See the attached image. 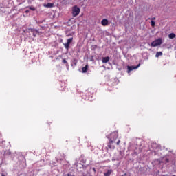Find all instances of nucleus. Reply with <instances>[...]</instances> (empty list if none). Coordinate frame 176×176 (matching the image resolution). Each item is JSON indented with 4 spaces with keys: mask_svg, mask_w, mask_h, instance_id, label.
<instances>
[{
    "mask_svg": "<svg viewBox=\"0 0 176 176\" xmlns=\"http://www.w3.org/2000/svg\"><path fill=\"white\" fill-rule=\"evenodd\" d=\"M110 59L111 58L109 56L103 57L102 58V62L103 63V64H105V63H108V61H109Z\"/></svg>",
    "mask_w": 176,
    "mask_h": 176,
    "instance_id": "obj_9",
    "label": "nucleus"
},
{
    "mask_svg": "<svg viewBox=\"0 0 176 176\" xmlns=\"http://www.w3.org/2000/svg\"><path fill=\"white\" fill-rule=\"evenodd\" d=\"M101 24H102V25H103L104 27L108 25V19H102V21H101Z\"/></svg>",
    "mask_w": 176,
    "mask_h": 176,
    "instance_id": "obj_8",
    "label": "nucleus"
},
{
    "mask_svg": "<svg viewBox=\"0 0 176 176\" xmlns=\"http://www.w3.org/2000/svg\"><path fill=\"white\" fill-rule=\"evenodd\" d=\"M44 8H53L54 6V4L52 3H48L47 4L43 5Z\"/></svg>",
    "mask_w": 176,
    "mask_h": 176,
    "instance_id": "obj_10",
    "label": "nucleus"
},
{
    "mask_svg": "<svg viewBox=\"0 0 176 176\" xmlns=\"http://www.w3.org/2000/svg\"><path fill=\"white\" fill-rule=\"evenodd\" d=\"M29 9H30V10H32V11H35V10H36L35 7H32V6H30V7L29 8Z\"/></svg>",
    "mask_w": 176,
    "mask_h": 176,
    "instance_id": "obj_15",
    "label": "nucleus"
},
{
    "mask_svg": "<svg viewBox=\"0 0 176 176\" xmlns=\"http://www.w3.org/2000/svg\"><path fill=\"white\" fill-rule=\"evenodd\" d=\"M162 43V38H157L156 40H155L154 41H153L151 43V46L153 47H156V46H160V45Z\"/></svg>",
    "mask_w": 176,
    "mask_h": 176,
    "instance_id": "obj_4",
    "label": "nucleus"
},
{
    "mask_svg": "<svg viewBox=\"0 0 176 176\" xmlns=\"http://www.w3.org/2000/svg\"><path fill=\"white\" fill-rule=\"evenodd\" d=\"M168 38H169V39H174V38H175V34H174V33L169 34Z\"/></svg>",
    "mask_w": 176,
    "mask_h": 176,
    "instance_id": "obj_13",
    "label": "nucleus"
},
{
    "mask_svg": "<svg viewBox=\"0 0 176 176\" xmlns=\"http://www.w3.org/2000/svg\"><path fill=\"white\" fill-rule=\"evenodd\" d=\"M72 41H73V38H69L67 39V41L66 43H63V45L65 46V48L67 49V50L69 49V45H71V42H72Z\"/></svg>",
    "mask_w": 176,
    "mask_h": 176,
    "instance_id": "obj_6",
    "label": "nucleus"
},
{
    "mask_svg": "<svg viewBox=\"0 0 176 176\" xmlns=\"http://www.w3.org/2000/svg\"><path fill=\"white\" fill-rule=\"evenodd\" d=\"M94 171H96V168H93Z\"/></svg>",
    "mask_w": 176,
    "mask_h": 176,
    "instance_id": "obj_21",
    "label": "nucleus"
},
{
    "mask_svg": "<svg viewBox=\"0 0 176 176\" xmlns=\"http://www.w3.org/2000/svg\"><path fill=\"white\" fill-rule=\"evenodd\" d=\"M79 13H80V8H79V7L74 6L72 8V14L74 17H76Z\"/></svg>",
    "mask_w": 176,
    "mask_h": 176,
    "instance_id": "obj_3",
    "label": "nucleus"
},
{
    "mask_svg": "<svg viewBox=\"0 0 176 176\" xmlns=\"http://www.w3.org/2000/svg\"><path fill=\"white\" fill-rule=\"evenodd\" d=\"M89 68L88 65H85V67L82 68V73L85 74L87 72V69Z\"/></svg>",
    "mask_w": 176,
    "mask_h": 176,
    "instance_id": "obj_12",
    "label": "nucleus"
},
{
    "mask_svg": "<svg viewBox=\"0 0 176 176\" xmlns=\"http://www.w3.org/2000/svg\"><path fill=\"white\" fill-rule=\"evenodd\" d=\"M1 176H7V175H5V174H3V173H2V174H1Z\"/></svg>",
    "mask_w": 176,
    "mask_h": 176,
    "instance_id": "obj_20",
    "label": "nucleus"
},
{
    "mask_svg": "<svg viewBox=\"0 0 176 176\" xmlns=\"http://www.w3.org/2000/svg\"><path fill=\"white\" fill-rule=\"evenodd\" d=\"M153 20H156V18H155V17H153V18L151 19V21H153Z\"/></svg>",
    "mask_w": 176,
    "mask_h": 176,
    "instance_id": "obj_18",
    "label": "nucleus"
},
{
    "mask_svg": "<svg viewBox=\"0 0 176 176\" xmlns=\"http://www.w3.org/2000/svg\"><path fill=\"white\" fill-rule=\"evenodd\" d=\"M63 64H66V65H68V63L67 62L66 59H63Z\"/></svg>",
    "mask_w": 176,
    "mask_h": 176,
    "instance_id": "obj_16",
    "label": "nucleus"
},
{
    "mask_svg": "<svg viewBox=\"0 0 176 176\" xmlns=\"http://www.w3.org/2000/svg\"><path fill=\"white\" fill-rule=\"evenodd\" d=\"M107 137L109 140V141H111H111H113V142H115L118 137H119V135L118 133V131H116L110 134V135H107Z\"/></svg>",
    "mask_w": 176,
    "mask_h": 176,
    "instance_id": "obj_2",
    "label": "nucleus"
},
{
    "mask_svg": "<svg viewBox=\"0 0 176 176\" xmlns=\"http://www.w3.org/2000/svg\"><path fill=\"white\" fill-rule=\"evenodd\" d=\"M140 66H141V63H139L137 66H128L127 67L128 74H130V72H131V71H133V69H138V68H140Z\"/></svg>",
    "mask_w": 176,
    "mask_h": 176,
    "instance_id": "obj_5",
    "label": "nucleus"
},
{
    "mask_svg": "<svg viewBox=\"0 0 176 176\" xmlns=\"http://www.w3.org/2000/svg\"><path fill=\"white\" fill-rule=\"evenodd\" d=\"M160 56H163V52H157L155 54V57H160Z\"/></svg>",
    "mask_w": 176,
    "mask_h": 176,
    "instance_id": "obj_14",
    "label": "nucleus"
},
{
    "mask_svg": "<svg viewBox=\"0 0 176 176\" xmlns=\"http://www.w3.org/2000/svg\"><path fill=\"white\" fill-rule=\"evenodd\" d=\"M112 144H113V140H112V139L111 138L110 142L108 144V148L109 149H111V150L115 149V146L112 145Z\"/></svg>",
    "mask_w": 176,
    "mask_h": 176,
    "instance_id": "obj_7",
    "label": "nucleus"
},
{
    "mask_svg": "<svg viewBox=\"0 0 176 176\" xmlns=\"http://www.w3.org/2000/svg\"><path fill=\"white\" fill-rule=\"evenodd\" d=\"M156 24V22L155 21H151V27H153Z\"/></svg>",
    "mask_w": 176,
    "mask_h": 176,
    "instance_id": "obj_17",
    "label": "nucleus"
},
{
    "mask_svg": "<svg viewBox=\"0 0 176 176\" xmlns=\"http://www.w3.org/2000/svg\"><path fill=\"white\" fill-rule=\"evenodd\" d=\"M119 144H120V140H118V141L117 142V145H119Z\"/></svg>",
    "mask_w": 176,
    "mask_h": 176,
    "instance_id": "obj_19",
    "label": "nucleus"
},
{
    "mask_svg": "<svg viewBox=\"0 0 176 176\" xmlns=\"http://www.w3.org/2000/svg\"><path fill=\"white\" fill-rule=\"evenodd\" d=\"M171 155H166L163 157H161L160 160H155V162L158 163V164H167V163H170V160H171Z\"/></svg>",
    "mask_w": 176,
    "mask_h": 176,
    "instance_id": "obj_1",
    "label": "nucleus"
},
{
    "mask_svg": "<svg viewBox=\"0 0 176 176\" xmlns=\"http://www.w3.org/2000/svg\"><path fill=\"white\" fill-rule=\"evenodd\" d=\"M67 176H71V174L68 173V174H67Z\"/></svg>",
    "mask_w": 176,
    "mask_h": 176,
    "instance_id": "obj_22",
    "label": "nucleus"
},
{
    "mask_svg": "<svg viewBox=\"0 0 176 176\" xmlns=\"http://www.w3.org/2000/svg\"><path fill=\"white\" fill-rule=\"evenodd\" d=\"M26 13H28V10L26 11Z\"/></svg>",
    "mask_w": 176,
    "mask_h": 176,
    "instance_id": "obj_23",
    "label": "nucleus"
},
{
    "mask_svg": "<svg viewBox=\"0 0 176 176\" xmlns=\"http://www.w3.org/2000/svg\"><path fill=\"white\" fill-rule=\"evenodd\" d=\"M112 173V169H109L107 172L104 173V176H110Z\"/></svg>",
    "mask_w": 176,
    "mask_h": 176,
    "instance_id": "obj_11",
    "label": "nucleus"
}]
</instances>
